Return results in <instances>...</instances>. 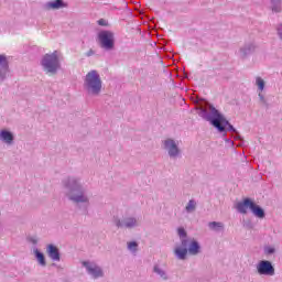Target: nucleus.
<instances>
[{
    "label": "nucleus",
    "instance_id": "9",
    "mask_svg": "<svg viewBox=\"0 0 282 282\" xmlns=\"http://www.w3.org/2000/svg\"><path fill=\"white\" fill-rule=\"evenodd\" d=\"M164 144L165 149H169V155H171V158H175V155L180 153V150L177 149V144H175V141L169 139L165 140Z\"/></svg>",
    "mask_w": 282,
    "mask_h": 282
},
{
    "label": "nucleus",
    "instance_id": "18",
    "mask_svg": "<svg viewBox=\"0 0 282 282\" xmlns=\"http://www.w3.org/2000/svg\"><path fill=\"white\" fill-rule=\"evenodd\" d=\"M209 228L212 230H217L218 228H224V224L217 223V221H213V223H209Z\"/></svg>",
    "mask_w": 282,
    "mask_h": 282
},
{
    "label": "nucleus",
    "instance_id": "16",
    "mask_svg": "<svg viewBox=\"0 0 282 282\" xmlns=\"http://www.w3.org/2000/svg\"><path fill=\"white\" fill-rule=\"evenodd\" d=\"M36 259L41 265H45V256L39 250L35 251Z\"/></svg>",
    "mask_w": 282,
    "mask_h": 282
},
{
    "label": "nucleus",
    "instance_id": "14",
    "mask_svg": "<svg viewBox=\"0 0 282 282\" xmlns=\"http://www.w3.org/2000/svg\"><path fill=\"white\" fill-rule=\"evenodd\" d=\"M174 252L176 257H178V259H186V254H188V249H186V247L176 248Z\"/></svg>",
    "mask_w": 282,
    "mask_h": 282
},
{
    "label": "nucleus",
    "instance_id": "15",
    "mask_svg": "<svg viewBox=\"0 0 282 282\" xmlns=\"http://www.w3.org/2000/svg\"><path fill=\"white\" fill-rule=\"evenodd\" d=\"M189 254H198L199 253V243L195 240L192 241L189 249Z\"/></svg>",
    "mask_w": 282,
    "mask_h": 282
},
{
    "label": "nucleus",
    "instance_id": "26",
    "mask_svg": "<svg viewBox=\"0 0 282 282\" xmlns=\"http://www.w3.org/2000/svg\"><path fill=\"white\" fill-rule=\"evenodd\" d=\"M116 226H117V228H121L122 227V223H120V220H117Z\"/></svg>",
    "mask_w": 282,
    "mask_h": 282
},
{
    "label": "nucleus",
    "instance_id": "21",
    "mask_svg": "<svg viewBox=\"0 0 282 282\" xmlns=\"http://www.w3.org/2000/svg\"><path fill=\"white\" fill-rule=\"evenodd\" d=\"M128 248L129 250H135L138 248V242H134V241L129 242Z\"/></svg>",
    "mask_w": 282,
    "mask_h": 282
},
{
    "label": "nucleus",
    "instance_id": "25",
    "mask_svg": "<svg viewBox=\"0 0 282 282\" xmlns=\"http://www.w3.org/2000/svg\"><path fill=\"white\" fill-rule=\"evenodd\" d=\"M154 272H156L158 274H161V276H164V272H162L161 270H159L158 267L154 268Z\"/></svg>",
    "mask_w": 282,
    "mask_h": 282
},
{
    "label": "nucleus",
    "instance_id": "11",
    "mask_svg": "<svg viewBox=\"0 0 282 282\" xmlns=\"http://www.w3.org/2000/svg\"><path fill=\"white\" fill-rule=\"evenodd\" d=\"M72 202H76L77 204L80 202H87V197L83 195V192L73 189L70 195Z\"/></svg>",
    "mask_w": 282,
    "mask_h": 282
},
{
    "label": "nucleus",
    "instance_id": "17",
    "mask_svg": "<svg viewBox=\"0 0 282 282\" xmlns=\"http://www.w3.org/2000/svg\"><path fill=\"white\" fill-rule=\"evenodd\" d=\"M256 84L258 86V89H260V91H263V89L265 88V82L261 77H257Z\"/></svg>",
    "mask_w": 282,
    "mask_h": 282
},
{
    "label": "nucleus",
    "instance_id": "4",
    "mask_svg": "<svg viewBox=\"0 0 282 282\" xmlns=\"http://www.w3.org/2000/svg\"><path fill=\"white\" fill-rule=\"evenodd\" d=\"M42 67H44L47 74H56L61 67V64L58 63V51H55L52 54H45L42 58Z\"/></svg>",
    "mask_w": 282,
    "mask_h": 282
},
{
    "label": "nucleus",
    "instance_id": "3",
    "mask_svg": "<svg viewBox=\"0 0 282 282\" xmlns=\"http://www.w3.org/2000/svg\"><path fill=\"white\" fill-rule=\"evenodd\" d=\"M85 87L89 94H94L95 96L100 94V90L102 89V80H100V75H98V72L90 70L86 75Z\"/></svg>",
    "mask_w": 282,
    "mask_h": 282
},
{
    "label": "nucleus",
    "instance_id": "27",
    "mask_svg": "<svg viewBox=\"0 0 282 282\" xmlns=\"http://www.w3.org/2000/svg\"><path fill=\"white\" fill-rule=\"evenodd\" d=\"M272 252H274V249L270 248V249L268 250V254H272Z\"/></svg>",
    "mask_w": 282,
    "mask_h": 282
},
{
    "label": "nucleus",
    "instance_id": "6",
    "mask_svg": "<svg viewBox=\"0 0 282 282\" xmlns=\"http://www.w3.org/2000/svg\"><path fill=\"white\" fill-rule=\"evenodd\" d=\"M259 274H267L268 276H274V267L268 260H262L258 264Z\"/></svg>",
    "mask_w": 282,
    "mask_h": 282
},
{
    "label": "nucleus",
    "instance_id": "19",
    "mask_svg": "<svg viewBox=\"0 0 282 282\" xmlns=\"http://www.w3.org/2000/svg\"><path fill=\"white\" fill-rule=\"evenodd\" d=\"M195 206H196L195 200H189L185 208L187 213H193V210H195Z\"/></svg>",
    "mask_w": 282,
    "mask_h": 282
},
{
    "label": "nucleus",
    "instance_id": "29",
    "mask_svg": "<svg viewBox=\"0 0 282 282\" xmlns=\"http://www.w3.org/2000/svg\"><path fill=\"white\" fill-rule=\"evenodd\" d=\"M182 246H184V248H186V240L182 241Z\"/></svg>",
    "mask_w": 282,
    "mask_h": 282
},
{
    "label": "nucleus",
    "instance_id": "8",
    "mask_svg": "<svg viewBox=\"0 0 282 282\" xmlns=\"http://www.w3.org/2000/svg\"><path fill=\"white\" fill-rule=\"evenodd\" d=\"M46 252L52 261H61V252L58 251V248L56 246L48 245L46 248Z\"/></svg>",
    "mask_w": 282,
    "mask_h": 282
},
{
    "label": "nucleus",
    "instance_id": "1",
    "mask_svg": "<svg viewBox=\"0 0 282 282\" xmlns=\"http://www.w3.org/2000/svg\"><path fill=\"white\" fill-rule=\"evenodd\" d=\"M212 113H213V117L206 116L205 120H207V122H210V124H213V127L218 129L220 133L226 131V127H228L230 131H235V128L232 127V124H230V122H228V120H226V118H224V116H221V113H219L217 109L213 108Z\"/></svg>",
    "mask_w": 282,
    "mask_h": 282
},
{
    "label": "nucleus",
    "instance_id": "12",
    "mask_svg": "<svg viewBox=\"0 0 282 282\" xmlns=\"http://www.w3.org/2000/svg\"><path fill=\"white\" fill-rule=\"evenodd\" d=\"M48 10H58L61 8H65V3L63 0H55L47 3Z\"/></svg>",
    "mask_w": 282,
    "mask_h": 282
},
{
    "label": "nucleus",
    "instance_id": "10",
    "mask_svg": "<svg viewBox=\"0 0 282 282\" xmlns=\"http://www.w3.org/2000/svg\"><path fill=\"white\" fill-rule=\"evenodd\" d=\"M8 74V58L4 55H0V80L6 78Z\"/></svg>",
    "mask_w": 282,
    "mask_h": 282
},
{
    "label": "nucleus",
    "instance_id": "24",
    "mask_svg": "<svg viewBox=\"0 0 282 282\" xmlns=\"http://www.w3.org/2000/svg\"><path fill=\"white\" fill-rule=\"evenodd\" d=\"M273 12H281V6H276L272 8Z\"/></svg>",
    "mask_w": 282,
    "mask_h": 282
},
{
    "label": "nucleus",
    "instance_id": "20",
    "mask_svg": "<svg viewBox=\"0 0 282 282\" xmlns=\"http://www.w3.org/2000/svg\"><path fill=\"white\" fill-rule=\"evenodd\" d=\"M135 224H137V221L134 218H128L126 220L124 226H126V228H133V226H135Z\"/></svg>",
    "mask_w": 282,
    "mask_h": 282
},
{
    "label": "nucleus",
    "instance_id": "5",
    "mask_svg": "<svg viewBox=\"0 0 282 282\" xmlns=\"http://www.w3.org/2000/svg\"><path fill=\"white\" fill-rule=\"evenodd\" d=\"M98 39L101 43V47H105V50H111L113 47V33L101 31L98 34Z\"/></svg>",
    "mask_w": 282,
    "mask_h": 282
},
{
    "label": "nucleus",
    "instance_id": "23",
    "mask_svg": "<svg viewBox=\"0 0 282 282\" xmlns=\"http://www.w3.org/2000/svg\"><path fill=\"white\" fill-rule=\"evenodd\" d=\"M98 25H107V21L105 20V19H100V20H98Z\"/></svg>",
    "mask_w": 282,
    "mask_h": 282
},
{
    "label": "nucleus",
    "instance_id": "28",
    "mask_svg": "<svg viewBox=\"0 0 282 282\" xmlns=\"http://www.w3.org/2000/svg\"><path fill=\"white\" fill-rule=\"evenodd\" d=\"M94 54V51H89L88 53H87V56H91Z\"/></svg>",
    "mask_w": 282,
    "mask_h": 282
},
{
    "label": "nucleus",
    "instance_id": "22",
    "mask_svg": "<svg viewBox=\"0 0 282 282\" xmlns=\"http://www.w3.org/2000/svg\"><path fill=\"white\" fill-rule=\"evenodd\" d=\"M177 232L180 237H186V230L184 228H178Z\"/></svg>",
    "mask_w": 282,
    "mask_h": 282
},
{
    "label": "nucleus",
    "instance_id": "13",
    "mask_svg": "<svg viewBox=\"0 0 282 282\" xmlns=\"http://www.w3.org/2000/svg\"><path fill=\"white\" fill-rule=\"evenodd\" d=\"M0 138L7 142V144H12V140H14V137L9 132V131H6V130H2L1 133H0Z\"/></svg>",
    "mask_w": 282,
    "mask_h": 282
},
{
    "label": "nucleus",
    "instance_id": "2",
    "mask_svg": "<svg viewBox=\"0 0 282 282\" xmlns=\"http://www.w3.org/2000/svg\"><path fill=\"white\" fill-rule=\"evenodd\" d=\"M236 208L238 213H241L242 215H246V213H248V208H250L251 213L256 217H259V219H263V217H265V212H263V208L256 205V203L250 198H245L243 202L237 203Z\"/></svg>",
    "mask_w": 282,
    "mask_h": 282
},
{
    "label": "nucleus",
    "instance_id": "7",
    "mask_svg": "<svg viewBox=\"0 0 282 282\" xmlns=\"http://www.w3.org/2000/svg\"><path fill=\"white\" fill-rule=\"evenodd\" d=\"M84 265L85 268H87L89 274H91L95 279L102 276V270L100 269V267L96 264H89V262H84Z\"/></svg>",
    "mask_w": 282,
    "mask_h": 282
}]
</instances>
